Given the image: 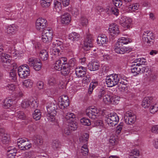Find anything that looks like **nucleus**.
<instances>
[{
    "instance_id": "1",
    "label": "nucleus",
    "mask_w": 158,
    "mask_h": 158,
    "mask_svg": "<svg viewBox=\"0 0 158 158\" xmlns=\"http://www.w3.org/2000/svg\"><path fill=\"white\" fill-rule=\"evenodd\" d=\"M46 107L48 112L47 115L48 120L50 121H54L57 113L56 105L49 102L47 103Z\"/></svg>"
},
{
    "instance_id": "2",
    "label": "nucleus",
    "mask_w": 158,
    "mask_h": 158,
    "mask_svg": "<svg viewBox=\"0 0 158 158\" xmlns=\"http://www.w3.org/2000/svg\"><path fill=\"white\" fill-rule=\"evenodd\" d=\"M52 47V55H53V58H56V57H58L61 55L63 47L61 42L56 40L53 42Z\"/></svg>"
},
{
    "instance_id": "3",
    "label": "nucleus",
    "mask_w": 158,
    "mask_h": 158,
    "mask_svg": "<svg viewBox=\"0 0 158 158\" xmlns=\"http://www.w3.org/2000/svg\"><path fill=\"white\" fill-rule=\"evenodd\" d=\"M106 84L108 87H112L117 85L119 82V75L113 74L107 76L106 78Z\"/></svg>"
},
{
    "instance_id": "4",
    "label": "nucleus",
    "mask_w": 158,
    "mask_h": 158,
    "mask_svg": "<svg viewBox=\"0 0 158 158\" xmlns=\"http://www.w3.org/2000/svg\"><path fill=\"white\" fill-rule=\"evenodd\" d=\"M18 71V75L22 78H26L30 75L29 67L27 64L23 65L19 67Z\"/></svg>"
},
{
    "instance_id": "5",
    "label": "nucleus",
    "mask_w": 158,
    "mask_h": 158,
    "mask_svg": "<svg viewBox=\"0 0 158 158\" xmlns=\"http://www.w3.org/2000/svg\"><path fill=\"white\" fill-rule=\"evenodd\" d=\"M155 37L153 34L150 31H147L144 32L143 35V41L144 44L150 46L153 43L152 40Z\"/></svg>"
},
{
    "instance_id": "6",
    "label": "nucleus",
    "mask_w": 158,
    "mask_h": 158,
    "mask_svg": "<svg viewBox=\"0 0 158 158\" xmlns=\"http://www.w3.org/2000/svg\"><path fill=\"white\" fill-rule=\"evenodd\" d=\"M119 120L118 116L115 113H112L108 115L106 122L110 127L115 126Z\"/></svg>"
},
{
    "instance_id": "7",
    "label": "nucleus",
    "mask_w": 158,
    "mask_h": 158,
    "mask_svg": "<svg viewBox=\"0 0 158 158\" xmlns=\"http://www.w3.org/2000/svg\"><path fill=\"white\" fill-rule=\"evenodd\" d=\"M114 48L115 52L121 54L129 53L132 51V49L130 48L126 47L116 43L115 44Z\"/></svg>"
},
{
    "instance_id": "8",
    "label": "nucleus",
    "mask_w": 158,
    "mask_h": 158,
    "mask_svg": "<svg viewBox=\"0 0 158 158\" xmlns=\"http://www.w3.org/2000/svg\"><path fill=\"white\" fill-rule=\"evenodd\" d=\"M131 18L126 16L122 15L119 19V23L125 29H130L132 23Z\"/></svg>"
},
{
    "instance_id": "9",
    "label": "nucleus",
    "mask_w": 158,
    "mask_h": 158,
    "mask_svg": "<svg viewBox=\"0 0 158 158\" xmlns=\"http://www.w3.org/2000/svg\"><path fill=\"white\" fill-rule=\"evenodd\" d=\"M124 118L125 122L127 124H131L135 122L136 116L132 111H128L125 114Z\"/></svg>"
},
{
    "instance_id": "10",
    "label": "nucleus",
    "mask_w": 158,
    "mask_h": 158,
    "mask_svg": "<svg viewBox=\"0 0 158 158\" xmlns=\"http://www.w3.org/2000/svg\"><path fill=\"white\" fill-rule=\"evenodd\" d=\"M17 144L19 148L23 150L29 149L31 147V144L28 140L22 139H18Z\"/></svg>"
},
{
    "instance_id": "11",
    "label": "nucleus",
    "mask_w": 158,
    "mask_h": 158,
    "mask_svg": "<svg viewBox=\"0 0 158 158\" xmlns=\"http://www.w3.org/2000/svg\"><path fill=\"white\" fill-rule=\"evenodd\" d=\"M141 63H135L134 64L131 65V71L134 75H136L140 73L141 72L144 73L145 72V68L144 67H142Z\"/></svg>"
},
{
    "instance_id": "12",
    "label": "nucleus",
    "mask_w": 158,
    "mask_h": 158,
    "mask_svg": "<svg viewBox=\"0 0 158 158\" xmlns=\"http://www.w3.org/2000/svg\"><path fill=\"white\" fill-rule=\"evenodd\" d=\"M29 64L36 71H39L42 67V64L39 60L34 58H30L28 59Z\"/></svg>"
},
{
    "instance_id": "13",
    "label": "nucleus",
    "mask_w": 158,
    "mask_h": 158,
    "mask_svg": "<svg viewBox=\"0 0 158 158\" xmlns=\"http://www.w3.org/2000/svg\"><path fill=\"white\" fill-rule=\"evenodd\" d=\"M58 104L60 108L64 109L69 105V100L68 96L65 95L60 96L58 98Z\"/></svg>"
},
{
    "instance_id": "14",
    "label": "nucleus",
    "mask_w": 158,
    "mask_h": 158,
    "mask_svg": "<svg viewBox=\"0 0 158 158\" xmlns=\"http://www.w3.org/2000/svg\"><path fill=\"white\" fill-rule=\"evenodd\" d=\"M52 31L51 29H45L42 35V40L45 43L50 42L52 38Z\"/></svg>"
},
{
    "instance_id": "15",
    "label": "nucleus",
    "mask_w": 158,
    "mask_h": 158,
    "mask_svg": "<svg viewBox=\"0 0 158 158\" xmlns=\"http://www.w3.org/2000/svg\"><path fill=\"white\" fill-rule=\"evenodd\" d=\"M47 20L42 18H39L37 19L35 22L36 29L40 31H44L46 26Z\"/></svg>"
},
{
    "instance_id": "16",
    "label": "nucleus",
    "mask_w": 158,
    "mask_h": 158,
    "mask_svg": "<svg viewBox=\"0 0 158 158\" xmlns=\"http://www.w3.org/2000/svg\"><path fill=\"white\" fill-rule=\"evenodd\" d=\"M99 112V110L96 108L90 107L86 110L85 114L89 118L95 119L98 116Z\"/></svg>"
},
{
    "instance_id": "17",
    "label": "nucleus",
    "mask_w": 158,
    "mask_h": 158,
    "mask_svg": "<svg viewBox=\"0 0 158 158\" xmlns=\"http://www.w3.org/2000/svg\"><path fill=\"white\" fill-rule=\"evenodd\" d=\"M93 39L92 35L89 34L87 35L84 41L83 49L85 51L89 50L93 47L92 41Z\"/></svg>"
},
{
    "instance_id": "18",
    "label": "nucleus",
    "mask_w": 158,
    "mask_h": 158,
    "mask_svg": "<svg viewBox=\"0 0 158 158\" xmlns=\"http://www.w3.org/2000/svg\"><path fill=\"white\" fill-rule=\"evenodd\" d=\"M67 59L65 57H61L56 61L54 66V68L56 70L59 71L61 69L62 65L66 63Z\"/></svg>"
},
{
    "instance_id": "19",
    "label": "nucleus",
    "mask_w": 158,
    "mask_h": 158,
    "mask_svg": "<svg viewBox=\"0 0 158 158\" xmlns=\"http://www.w3.org/2000/svg\"><path fill=\"white\" fill-rule=\"evenodd\" d=\"M1 61L3 63V66L5 68L10 65L11 62L10 55L6 53H2L1 56Z\"/></svg>"
},
{
    "instance_id": "20",
    "label": "nucleus",
    "mask_w": 158,
    "mask_h": 158,
    "mask_svg": "<svg viewBox=\"0 0 158 158\" xmlns=\"http://www.w3.org/2000/svg\"><path fill=\"white\" fill-rule=\"evenodd\" d=\"M0 130V142L3 144H8L10 140L9 137L7 134L4 133L5 130L4 129H1Z\"/></svg>"
},
{
    "instance_id": "21",
    "label": "nucleus",
    "mask_w": 158,
    "mask_h": 158,
    "mask_svg": "<svg viewBox=\"0 0 158 158\" xmlns=\"http://www.w3.org/2000/svg\"><path fill=\"white\" fill-rule=\"evenodd\" d=\"M109 29L110 35L113 36L117 35L120 32L119 27L115 24H111Z\"/></svg>"
},
{
    "instance_id": "22",
    "label": "nucleus",
    "mask_w": 158,
    "mask_h": 158,
    "mask_svg": "<svg viewBox=\"0 0 158 158\" xmlns=\"http://www.w3.org/2000/svg\"><path fill=\"white\" fill-rule=\"evenodd\" d=\"M154 101V98H153L151 97H146L144 98L143 100L142 105L144 108H148L150 106L151 104Z\"/></svg>"
},
{
    "instance_id": "23",
    "label": "nucleus",
    "mask_w": 158,
    "mask_h": 158,
    "mask_svg": "<svg viewBox=\"0 0 158 158\" xmlns=\"http://www.w3.org/2000/svg\"><path fill=\"white\" fill-rule=\"evenodd\" d=\"M89 69L90 71H96L98 70L100 67L99 63L95 60H92L88 65Z\"/></svg>"
},
{
    "instance_id": "24",
    "label": "nucleus",
    "mask_w": 158,
    "mask_h": 158,
    "mask_svg": "<svg viewBox=\"0 0 158 158\" xmlns=\"http://www.w3.org/2000/svg\"><path fill=\"white\" fill-rule=\"evenodd\" d=\"M18 26L15 24H12L7 26L5 29V32L8 35H11L17 30Z\"/></svg>"
},
{
    "instance_id": "25",
    "label": "nucleus",
    "mask_w": 158,
    "mask_h": 158,
    "mask_svg": "<svg viewBox=\"0 0 158 158\" xmlns=\"http://www.w3.org/2000/svg\"><path fill=\"white\" fill-rule=\"evenodd\" d=\"M86 69L85 67L80 66L76 69L75 73L78 77H82L86 74Z\"/></svg>"
},
{
    "instance_id": "26",
    "label": "nucleus",
    "mask_w": 158,
    "mask_h": 158,
    "mask_svg": "<svg viewBox=\"0 0 158 158\" xmlns=\"http://www.w3.org/2000/svg\"><path fill=\"white\" fill-rule=\"evenodd\" d=\"M61 22L62 24H68L71 20L70 14L68 13H65L62 15L61 17Z\"/></svg>"
},
{
    "instance_id": "27",
    "label": "nucleus",
    "mask_w": 158,
    "mask_h": 158,
    "mask_svg": "<svg viewBox=\"0 0 158 158\" xmlns=\"http://www.w3.org/2000/svg\"><path fill=\"white\" fill-rule=\"evenodd\" d=\"M97 41L98 44L101 45L106 44L108 42V40L105 35L101 34L98 36Z\"/></svg>"
},
{
    "instance_id": "28",
    "label": "nucleus",
    "mask_w": 158,
    "mask_h": 158,
    "mask_svg": "<svg viewBox=\"0 0 158 158\" xmlns=\"http://www.w3.org/2000/svg\"><path fill=\"white\" fill-rule=\"evenodd\" d=\"M70 68L66 63L62 65V67L60 70L61 71V73L62 75L66 76L69 74L70 72Z\"/></svg>"
},
{
    "instance_id": "29",
    "label": "nucleus",
    "mask_w": 158,
    "mask_h": 158,
    "mask_svg": "<svg viewBox=\"0 0 158 158\" xmlns=\"http://www.w3.org/2000/svg\"><path fill=\"white\" fill-rule=\"evenodd\" d=\"M64 115L65 119L68 123L74 121L75 119V115L72 112H69L65 114H64Z\"/></svg>"
},
{
    "instance_id": "30",
    "label": "nucleus",
    "mask_w": 158,
    "mask_h": 158,
    "mask_svg": "<svg viewBox=\"0 0 158 158\" xmlns=\"http://www.w3.org/2000/svg\"><path fill=\"white\" fill-rule=\"evenodd\" d=\"M12 104V99L6 98L2 102V107L4 108L7 109L11 106Z\"/></svg>"
},
{
    "instance_id": "31",
    "label": "nucleus",
    "mask_w": 158,
    "mask_h": 158,
    "mask_svg": "<svg viewBox=\"0 0 158 158\" xmlns=\"http://www.w3.org/2000/svg\"><path fill=\"white\" fill-rule=\"evenodd\" d=\"M7 151V155L9 158H14L13 157L16 155L17 152V150L14 147H13L12 148H9Z\"/></svg>"
},
{
    "instance_id": "32",
    "label": "nucleus",
    "mask_w": 158,
    "mask_h": 158,
    "mask_svg": "<svg viewBox=\"0 0 158 158\" xmlns=\"http://www.w3.org/2000/svg\"><path fill=\"white\" fill-rule=\"evenodd\" d=\"M131 42V40L127 38L121 37L119 38L118 40V41L116 43H118V44H120V45L123 46V44H127Z\"/></svg>"
},
{
    "instance_id": "33",
    "label": "nucleus",
    "mask_w": 158,
    "mask_h": 158,
    "mask_svg": "<svg viewBox=\"0 0 158 158\" xmlns=\"http://www.w3.org/2000/svg\"><path fill=\"white\" fill-rule=\"evenodd\" d=\"M158 110V103L154 99V101L151 104L150 107V112L151 113L154 114Z\"/></svg>"
},
{
    "instance_id": "34",
    "label": "nucleus",
    "mask_w": 158,
    "mask_h": 158,
    "mask_svg": "<svg viewBox=\"0 0 158 158\" xmlns=\"http://www.w3.org/2000/svg\"><path fill=\"white\" fill-rule=\"evenodd\" d=\"M33 141L34 143L37 145H41L43 142L42 137L39 135L34 137L33 138Z\"/></svg>"
},
{
    "instance_id": "35",
    "label": "nucleus",
    "mask_w": 158,
    "mask_h": 158,
    "mask_svg": "<svg viewBox=\"0 0 158 158\" xmlns=\"http://www.w3.org/2000/svg\"><path fill=\"white\" fill-rule=\"evenodd\" d=\"M39 56L42 60L44 61L47 60L48 56V52L45 50H41L39 54Z\"/></svg>"
},
{
    "instance_id": "36",
    "label": "nucleus",
    "mask_w": 158,
    "mask_h": 158,
    "mask_svg": "<svg viewBox=\"0 0 158 158\" xmlns=\"http://www.w3.org/2000/svg\"><path fill=\"white\" fill-rule=\"evenodd\" d=\"M80 36V35L78 33L73 32L69 34V38L73 41H77L78 40Z\"/></svg>"
},
{
    "instance_id": "37",
    "label": "nucleus",
    "mask_w": 158,
    "mask_h": 158,
    "mask_svg": "<svg viewBox=\"0 0 158 158\" xmlns=\"http://www.w3.org/2000/svg\"><path fill=\"white\" fill-rule=\"evenodd\" d=\"M41 116V114L40 110L39 109H36L35 110L33 114V117L35 120H40Z\"/></svg>"
},
{
    "instance_id": "38",
    "label": "nucleus",
    "mask_w": 158,
    "mask_h": 158,
    "mask_svg": "<svg viewBox=\"0 0 158 158\" xmlns=\"http://www.w3.org/2000/svg\"><path fill=\"white\" fill-rule=\"evenodd\" d=\"M33 84V81L30 79L26 80L23 82V85L24 87L27 88H31Z\"/></svg>"
},
{
    "instance_id": "39",
    "label": "nucleus",
    "mask_w": 158,
    "mask_h": 158,
    "mask_svg": "<svg viewBox=\"0 0 158 158\" xmlns=\"http://www.w3.org/2000/svg\"><path fill=\"white\" fill-rule=\"evenodd\" d=\"M61 144L58 140L53 141L52 144V147L54 150H57L60 148Z\"/></svg>"
},
{
    "instance_id": "40",
    "label": "nucleus",
    "mask_w": 158,
    "mask_h": 158,
    "mask_svg": "<svg viewBox=\"0 0 158 158\" xmlns=\"http://www.w3.org/2000/svg\"><path fill=\"white\" fill-rule=\"evenodd\" d=\"M139 6L138 3H135L130 4L128 6V9L129 10L135 11L138 9Z\"/></svg>"
},
{
    "instance_id": "41",
    "label": "nucleus",
    "mask_w": 158,
    "mask_h": 158,
    "mask_svg": "<svg viewBox=\"0 0 158 158\" xmlns=\"http://www.w3.org/2000/svg\"><path fill=\"white\" fill-rule=\"evenodd\" d=\"M88 152L89 150L86 144H85L81 146V152L83 155L86 156L87 155Z\"/></svg>"
},
{
    "instance_id": "42",
    "label": "nucleus",
    "mask_w": 158,
    "mask_h": 158,
    "mask_svg": "<svg viewBox=\"0 0 158 158\" xmlns=\"http://www.w3.org/2000/svg\"><path fill=\"white\" fill-rule=\"evenodd\" d=\"M10 79L12 81L15 82L17 80L16 72V71L14 69L11 70L10 73Z\"/></svg>"
},
{
    "instance_id": "43",
    "label": "nucleus",
    "mask_w": 158,
    "mask_h": 158,
    "mask_svg": "<svg viewBox=\"0 0 158 158\" xmlns=\"http://www.w3.org/2000/svg\"><path fill=\"white\" fill-rule=\"evenodd\" d=\"M52 1V0H41V6L44 8L48 7L50 6Z\"/></svg>"
},
{
    "instance_id": "44",
    "label": "nucleus",
    "mask_w": 158,
    "mask_h": 158,
    "mask_svg": "<svg viewBox=\"0 0 158 158\" xmlns=\"http://www.w3.org/2000/svg\"><path fill=\"white\" fill-rule=\"evenodd\" d=\"M80 26H86L88 23V20L85 17H82L79 20Z\"/></svg>"
},
{
    "instance_id": "45",
    "label": "nucleus",
    "mask_w": 158,
    "mask_h": 158,
    "mask_svg": "<svg viewBox=\"0 0 158 158\" xmlns=\"http://www.w3.org/2000/svg\"><path fill=\"white\" fill-rule=\"evenodd\" d=\"M48 84L51 86L55 85L56 83V79L53 77H49L48 80Z\"/></svg>"
},
{
    "instance_id": "46",
    "label": "nucleus",
    "mask_w": 158,
    "mask_h": 158,
    "mask_svg": "<svg viewBox=\"0 0 158 158\" xmlns=\"http://www.w3.org/2000/svg\"><path fill=\"white\" fill-rule=\"evenodd\" d=\"M54 9L56 11L59 13L62 10V6L61 3L58 1H56L54 2Z\"/></svg>"
},
{
    "instance_id": "47",
    "label": "nucleus",
    "mask_w": 158,
    "mask_h": 158,
    "mask_svg": "<svg viewBox=\"0 0 158 158\" xmlns=\"http://www.w3.org/2000/svg\"><path fill=\"white\" fill-rule=\"evenodd\" d=\"M69 127L70 128L71 131H74L76 130L77 128V124L74 121H71L69 123Z\"/></svg>"
},
{
    "instance_id": "48",
    "label": "nucleus",
    "mask_w": 158,
    "mask_h": 158,
    "mask_svg": "<svg viewBox=\"0 0 158 158\" xmlns=\"http://www.w3.org/2000/svg\"><path fill=\"white\" fill-rule=\"evenodd\" d=\"M30 101L28 99H24L21 103V106L24 109H26L30 106Z\"/></svg>"
},
{
    "instance_id": "49",
    "label": "nucleus",
    "mask_w": 158,
    "mask_h": 158,
    "mask_svg": "<svg viewBox=\"0 0 158 158\" xmlns=\"http://www.w3.org/2000/svg\"><path fill=\"white\" fill-rule=\"evenodd\" d=\"M6 88L9 91H14L16 90L18 88L13 84H9L6 86Z\"/></svg>"
},
{
    "instance_id": "50",
    "label": "nucleus",
    "mask_w": 158,
    "mask_h": 158,
    "mask_svg": "<svg viewBox=\"0 0 158 158\" xmlns=\"http://www.w3.org/2000/svg\"><path fill=\"white\" fill-rule=\"evenodd\" d=\"M89 137V135L88 133H85L83 134L81 137L79 139L80 141L82 142H86L88 141Z\"/></svg>"
},
{
    "instance_id": "51",
    "label": "nucleus",
    "mask_w": 158,
    "mask_h": 158,
    "mask_svg": "<svg viewBox=\"0 0 158 158\" xmlns=\"http://www.w3.org/2000/svg\"><path fill=\"white\" fill-rule=\"evenodd\" d=\"M30 106L31 108H37L38 106V103L37 100H35L33 98H31L30 100Z\"/></svg>"
},
{
    "instance_id": "52",
    "label": "nucleus",
    "mask_w": 158,
    "mask_h": 158,
    "mask_svg": "<svg viewBox=\"0 0 158 158\" xmlns=\"http://www.w3.org/2000/svg\"><path fill=\"white\" fill-rule=\"evenodd\" d=\"M120 98L119 96L116 95L111 96L110 103L112 104H117Z\"/></svg>"
},
{
    "instance_id": "53",
    "label": "nucleus",
    "mask_w": 158,
    "mask_h": 158,
    "mask_svg": "<svg viewBox=\"0 0 158 158\" xmlns=\"http://www.w3.org/2000/svg\"><path fill=\"white\" fill-rule=\"evenodd\" d=\"M81 123L82 125L89 126L91 124V122L90 120L85 118H83L81 119Z\"/></svg>"
},
{
    "instance_id": "54",
    "label": "nucleus",
    "mask_w": 158,
    "mask_h": 158,
    "mask_svg": "<svg viewBox=\"0 0 158 158\" xmlns=\"http://www.w3.org/2000/svg\"><path fill=\"white\" fill-rule=\"evenodd\" d=\"M91 80L90 76L88 74H86L82 79V83L84 84H88L90 82Z\"/></svg>"
},
{
    "instance_id": "55",
    "label": "nucleus",
    "mask_w": 158,
    "mask_h": 158,
    "mask_svg": "<svg viewBox=\"0 0 158 158\" xmlns=\"http://www.w3.org/2000/svg\"><path fill=\"white\" fill-rule=\"evenodd\" d=\"M111 97L110 95L106 94L103 97V101L107 104H110Z\"/></svg>"
},
{
    "instance_id": "56",
    "label": "nucleus",
    "mask_w": 158,
    "mask_h": 158,
    "mask_svg": "<svg viewBox=\"0 0 158 158\" xmlns=\"http://www.w3.org/2000/svg\"><path fill=\"white\" fill-rule=\"evenodd\" d=\"M108 10L107 11H108L109 10V9H108ZM110 12L112 14H114L116 16H118V9L115 7H113L110 9Z\"/></svg>"
},
{
    "instance_id": "57",
    "label": "nucleus",
    "mask_w": 158,
    "mask_h": 158,
    "mask_svg": "<svg viewBox=\"0 0 158 158\" xmlns=\"http://www.w3.org/2000/svg\"><path fill=\"white\" fill-rule=\"evenodd\" d=\"M139 151L137 149H135L132 150L130 153V156H138L139 155ZM131 158H137L136 157L134 156Z\"/></svg>"
},
{
    "instance_id": "58",
    "label": "nucleus",
    "mask_w": 158,
    "mask_h": 158,
    "mask_svg": "<svg viewBox=\"0 0 158 158\" xmlns=\"http://www.w3.org/2000/svg\"><path fill=\"white\" fill-rule=\"evenodd\" d=\"M66 64L68 65L70 68L73 67L76 64V60L74 58H72L69 60L68 63H66Z\"/></svg>"
},
{
    "instance_id": "59",
    "label": "nucleus",
    "mask_w": 158,
    "mask_h": 158,
    "mask_svg": "<svg viewBox=\"0 0 158 158\" xmlns=\"http://www.w3.org/2000/svg\"><path fill=\"white\" fill-rule=\"evenodd\" d=\"M17 117L20 119H23L25 117V115L23 112L19 111L15 114Z\"/></svg>"
},
{
    "instance_id": "60",
    "label": "nucleus",
    "mask_w": 158,
    "mask_h": 158,
    "mask_svg": "<svg viewBox=\"0 0 158 158\" xmlns=\"http://www.w3.org/2000/svg\"><path fill=\"white\" fill-rule=\"evenodd\" d=\"M123 123H120L117 127L116 128V133L117 134H119L120 133L123 127Z\"/></svg>"
},
{
    "instance_id": "61",
    "label": "nucleus",
    "mask_w": 158,
    "mask_h": 158,
    "mask_svg": "<svg viewBox=\"0 0 158 158\" xmlns=\"http://www.w3.org/2000/svg\"><path fill=\"white\" fill-rule=\"evenodd\" d=\"M113 3L116 7L121 6L122 5V0H113Z\"/></svg>"
},
{
    "instance_id": "62",
    "label": "nucleus",
    "mask_w": 158,
    "mask_h": 158,
    "mask_svg": "<svg viewBox=\"0 0 158 158\" xmlns=\"http://www.w3.org/2000/svg\"><path fill=\"white\" fill-rule=\"evenodd\" d=\"M94 125L96 127H102L103 126V123L102 120H99L95 121Z\"/></svg>"
},
{
    "instance_id": "63",
    "label": "nucleus",
    "mask_w": 158,
    "mask_h": 158,
    "mask_svg": "<svg viewBox=\"0 0 158 158\" xmlns=\"http://www.w3.org/2000/svg\"><path fill=\"white\" fill-rule=\"evenodd\" d=\"M15 96L17 97H21L23 95V92L18 88L15 91Z\"/></svg>"
},
{
    "instance_id": "64",
    "label": "nucleus",
    "mask_w": 158,
    "mask_h": 158,
    "mask_svg": "<svg viewBox=\"0 0 158 158\" xmlns=\"http://www.w3.org/2000/svg\"><path fill=\"white\" fill-rule=\"evenodd\" d=\"M152 131L154 133H158V125H154L151 129Z\"/></svg>"
}]
</instances>
